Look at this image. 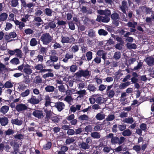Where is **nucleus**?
Masks as SVG:
<instances>
[{"label":"nucleus","instance_id":"nucleus-1","mask_svg":"<svg viewBox=\"0 0 154 154\" xmlns=\"http://www.w3.org/2000/svg\"><path fill=\"white\" fill-rule=\"evenodd\" d=\"M113 135V134L110 133L106 136L107 138L111 139V142L112 144H118L120 145L125 140L126 138L123 137L121 136L119 138L117 136L114 137Z\"/></svg>","mask_w":154,"mask_h":154},{"label":"nucleus","instance_id":"nucleus-2","mask_svg":"<svg viewBox=\"0 0 154 154\" xmlns=\"http://www.w3.org/2000/svg\"><path fill=\"white\" fill-rule=\"evenodd\" d=\"M40 40L43 45H48L52 42L53 38L49 33L46 32L42 35Z\"/></svg>","mask_w":154,"mask_h":154},{"label":"nucleus","instance_id":"nucleus-3","mask_svg":"<svg viewBox=\"0 0 154 154\" xmlns=\"http://www.w3.org/2000/svg\"><path fill=\"white\" fill-rule=\"evenodd\" d=\"M91 72L86 69L85 70L81 69L77 72L75 74L78 77H83L85 78H86L88 77H89L90 75Z\"/></svg>","mask_w":154,"mask_h":154},{"label":"nucleus","instance_id":"nucleus-4","mask_svg":"<svg viewBox=\"0 0 154 154\" xmlns=\"http://www.w3.org/2000/svg\"><path fill=\"white\" fill-rule=\"evenodd\" d=\"M13 149V153L14 154H17L19 152V148L21 144L19 143L16 140H14L11 141L10 143Z\"/></svg>","mask_w":154,"mask_h":154},{"label":"nucleus","instance_id":"nucleus-5","mask_svg":"<svg viewBox=\"0 0 154 154\" xmlns=\"http://www.w3.org/2000/svg\"><path fill=\"white\" fill-rule=\"evenodd\" d=\"M61 38V42L63 44H64L65 43L71 44L74 43L75 41V39L72 36H71L69 38L67 36H62Z\"/></svg>","mask_w":154,"mask_h":154},{"label":"nucleus","instance_id":"nucleus-6","mask_svg":"<svg viewBox=\"0 0 154 154\" xmlns=\"http://www.w3.org/2000/svg\"><path fill=\"white\" fill-rule=\"evenodd\" d=\"M28 106L24 104L19 103L16 105L15 109L18 112H20L29 109Z\"/></svg>","mask_w":154,"mask_h":154},{"label":"nucleus","instance_id":"nucleus-7","mask_svg":"<svg viewBox=\"0 0 154 154\" xmlns=\"http://www.w3.org/2000/svg\"><path fill=\"white\" fill-rule=\"evenodd\" d=\"M32 114L34 117L38 119H42L44 116L43 111L42 110L35 109Z\"/></svg>","mask_w":154,"mask_h":154},{"label":"nucleus","instance_id":"nucleus-8","mask_svg":"<svg viewBox=\"0 0 154 154\" xmlns=\"http://www.w3.org/2000/svg\"><path fill=\"white\" fill-rule=\"evenodd\" d=\"M110 20L109 17L107 16L103 17L100 15L97 16L96 20L99 22H102L103 23H108Z\"/></svg>","mask_w":154,"mask_h":154},{"label":"nucleus","instance_id":"nucleus-9","mask_svg":"<svg viewBox=\"0 0 154 154\" xmlns=\"http://www.w3.org/2000/svg\"><path fill=\"white\" fill-rule=\"evenodd\" d=\"M42 100L41 97L39 99H37L36 96L32 95L31 97L28 100V102L31 104L35 105L38 104Z\"/></svg>","mask_w":154,"mask_h":154},{"label":"nucleus","instance_id":"nucleus-10","mask_svg":"<svg viewBox=\"0 0 154 154\" xmlns=\"http://www.w3.org/2000/svg\"><path fill=\"white\" fill-rule=\"evenodd\" d=\"M119 8L123 13L126 14V10L128 8L127 2L125 0H123L122 2L121 5L119 6Z\"/></svg>","mask_w":154,"mask_h":154},{"label":"nucleus","instance_id":"nucleus-11","mask_svg":"<svg viewBox=\"0 0 154 154\" xmlns=\"http://www.w3.org/2000/svg\"><path fill=\"white\" fill-rule=\"evenodd\" d=\"M54 106L56 107L58 111L61 112L65 107V105L63 103L61 102H57L55 103Z\"/></svg>","mask_w":154,"mask_h":154},{"label":"nucleus","instance_id":"nucleus-12","mask_svg":"<svg viewBox=\"0 0 154 154\" xmlns=\"http://www.w3.org/2000/svg\"><path fill=\"white\" fill-rule=\"evenodd\" d=\"M145 62L149 66L154 65V58L152 56L147 57L145 59Z\"/></svg>","mask_w":154,"mask_h":154},{"label":"nucleus","instance_id":"nucleus-13","mask_svg":"<svg viewBox=\"0 0 154 154\" xmlns=\"http://www.w3.org/2000/svg\"><path fill=\"white\" fill-rule=\"evenodd\" d=\"M30 67V66L29 64L25 65L23 71L22 72H24L27 75H30L32 72V70Z\"/></svg>","mask_w":154,"mask_h":154},{"label":"nucleus","instance_id":"nucleus-14","mask_svg":"<svg viewBox=\"0 0 154 154\" xmlns=\"http://www.w3.org/2000/svg\"><path fill=\"white\" fill-rule=\"evenodd\" d=\"M132 77L131 79V82L133 83L138 82V78L139 75L136 72H134L132 73Z\"/></svg>","mask_w":154,"mask_h":154},{"label":"nucleus","instance_id":"nucleus-15","mask_svg":"<svg viewBox=\"0 0 154 154\" xmlns=\"http://www.w3.org/2000/svg\"><path fill=\"white\" fill-rule=\"evenodd\" d=\"M11 122L12 125H15L18 126L21 125L23 122V121L21 120H19L18 118L12 119Z\"/></svg>","mask_w":154,"mask_h":154},{"label":"nucleus","instance_id":"nucleus-16","mask_svg":"<svg viewBox=\"0 0 154 154\" xmlns=\"http://www.w3.org/2000/svg\"><path fill=\"white\" fill-rule=\"evenodd\" d=\"M45 112L46 114V116L45 118V120L48 121L50 119L52 116L53 112L51 110H48L47 109H45Z\"/></svg>","mask_w":154,"mask_h":154},{"label":"nucleus","instance_id":"nucleus-17","mask_svg":"<svg viewBox=\"0 0 154 154\" xmlns=\"http://www.w3.org/2000/svg\"><path fill=\"white\" fill-rule=\"evenodd\" d=\"M8 122V119L6 117L0 118V123L2 126H5L7 125Z\"/></svg>","mask_w":154,"mask_h":154},{"label":"nucleus","instance_id":"nucleus-18","mask_svg":"<svg viewBox=\"0 0 154 154\" xmlns=\"http://www.w3.org/2000/svg\"><path fill=\"white\" fill-rule=\"evenodd\" d=\"M44 100L45 102V106H49L51 105V100L49 95H46L45 96Z\"/></svg>","mask_w":154,"mask_h":154},{"label":"nucleus","instance_id":"nucleus-19","mask_svg":"<svg viewBox=\"0 0 154 154\" xmlns=\"http://www.w3.org/2000/svg\"><path fill=\"white\" fill-rule=\"evenodd\" d=\"M14 23L16 26L18 25V28L20 29H22L23 27H24L25 26V24L24 23L20 21L17 20H15Z\"/></svg>","mask_w":154,"mask_h":154},{"label":"nucleus","instance_id":"nucleus-20","mask_svg":"<svg viewBox=\"0 0 154 154\" xmlns=\"http://www.w3.org/2000/svg\"><path fill=\"white\" fill-rule=\"evenodd\" d=\"M9 107L8 106L5 105L2 106L0 109V112L3 115L7 113L8 111Z\"/></svg>","mask_w":154,"mask_h":154},{"label":"nucleus","instance_id":"nucleus-21","mask_svg":"<svg viewBox=\"0 0 154 154\" xmlns=\"http://www.w3.org/2000/svg\"><path fill=\"white\" fill-rule=\"evenodd\" d=\"M45 14L48 16L51 17L52 16V13L54 11L50 8H46L44 10Z\"/></svg>","mask_w":154,"mask_h":154},{"label":"nucleus","instance_id":"nucleus-22","mask_svg":"<svg viewBox=\"0 0 154 154\" xmlns=\"http://www.w3.org/2000/svg\"><path fill=\"white\" fill-rule=\"evenodd\" d=\"M19 0H11L10 2V4L12 7H16L19 5Z\"/></svg>","mask_w":154,"mask_h":154},{"label":"nucleus","instance_id":"nucleus-23","mask_svg":"<svg viewBox=\"0 0 154 154\" xmlns=\"http://www.w3.org/2000/svg\"><path fill=\"white\" fill-rule=\"evenodd\" d=\"M55 89V88L54 86L48 85L45 88V90L46 92H53Z\"/></svg>","mask_w":154,"mask_h":154},{"label":"nucleus","instance_id":"nucleus-24","mask_svg":"<svg viewBox=\"0 0 154 154\" xmlns=\"http://www.w3.org/2000/svg\"><path fill=\"white\" fill-rule=\"evenodd\" d=\"M122 135L125 137L130 136L132 134V132L129 129H125L122 133Z\"/></svg>","mask_w":154,"mask_h":154},{"label":"nucleus","instance_id":"nucleus-25","mask_svg":"<svg viewBox=\"0 0 154 154\" xmlns=\"http://www.w3.org/2000/svg\"><path fill=\"white\" fill-rule=\"evenodd\" d=\"M122 71V70L119 69L118 71L115 72L114 74L115 76V79L116 80L119 79L120 78V77L123 75V74L121 72Z\"/></svg>","mask_w":154,"mask_h":154},{"label":"nucleus","instance_id":"nucleus-26","mask_svg":"<svg viewBox=\"0 0 154 154\" xmlns=\"http://www.w3.org/2000/svg\"><path fill=\"white\" fill-rule=\"evenodd\" d=\"M78 119L79 121H88L89 119L88 116L86 115L83 114L78 117Z\"/></svg>","mask_w":154,"mask_h":154},{"label":"nucleus","instance_id":"nucleus-27","mask_svg":"<svg viewBox=\"0 0 154 154\" xmlns=\"http://www.w3.org/2000/svg\"><path fill=\"white\" fill-rule=\"evenodd\" d=\"M88 89L90 91L94 92L97 90V88L93 84H89L87 87Z\"/></svg>","mask_w":154,"mask_h":154},{"label":"nucleus","instance_id":"nucleus-28","mask_svg":"<svg viewBox=\"0 0 154 154\" xmlns=\"http://www.w3.org/2000/svg\"><path fill=\"white\" fill-rule=\"evenodd\" d=\"M81 148L84 150L88 149L90 148V146L87 143L83 142L80 144Z\"/></svg>","mask_w":154,"mask_h":154},{"label":"nucleus","instance_id":"nucleus-29","mask_svg":"<svg viewBox=\"0 0 154 154\" xmlns=\"http://www.w3.org/2000/svg\"><path fill=\"white\" fill-rule=\"evenodd\" d=\"M105 115L104 114H102L101 113H98L96 116V119L99 120H101L105 118Z\"/></svg>","mask_w":154,"mask_h":154},{"label":"nucleus","instance_id":"nucleus-30","mask_svg":"<svg viewBox=\"0 0 154 154\" xmlns=\"http://www.w3.org/2000/svg\"><path fill=\"white\" fill-rule=\"evenodd\" d=\"M8 14L6 13H3L0 15V21H4L7 18Z\"/></svg>","mask_w":154,"mask_h":154},{"label":"nucleus","instance_id":"nucleus-31","mask_svg":"<svg viewBox=\"0 0 154 154\" xmlns=\"http://www.w3.org/2000/svg\"><path fill=\"white\" fill-rule=\"evenodd\" d=\"M44 56V55L39 54L37 56L36 58L34 59V60L36 61H39L42 62L43 60Z\"/></svg>","mask_w":154,"mask_h":154},{"label":"nucleus","instance_id":"nucleus-32","mask_svg":"<svg viewBox=\"0 0 154 154\" xmlns=\"http://www.w3.org/2000/svg\"><path fill=\"white\" fill-rule=\"evenodd\" d=\"M47 24H48L49 28L51 29H54L56 26L55 22L54 21H51L50 22L47 23Z\"/></svg>","mask_w":154,"mask_h":154},{"label":"nucleus","instance_id":"nucleus-33","mask_svg":"<svg viewBox=\"0 0 154 154\" xmlns=\"http://www.w3.org/2000/svg\"><path fill=\"white\" fill-rule=\"evenodd\" d=\"M38 44V42L35 38H32L30 42V45L32 46H35Z\"/></svg>","mask_w":154,"mask_h":154},{"label":"nucleus","instance_id":"nucleus-34","mask_svg":"<svg viewBox=\"0 0 154 154\" xmlns=\"http://www.w3.org/2000/svg\"><path fill=\"white\" fill-rule=\"evenodd\" d=\"M91 137L95 139H99L100 137V135L99 133L96 131L91 133Z\"/></svg>","mask_w":154,"mask_h":154},{"label":"nucleus","instance_id":"nucleus-35","mask_svg":"<svg viewBox=\"0 0 154 154\" xmlns=\"http://www.w3.org/2000/svg\"><path fill=\"white\" fill-rule=\"evenodd\" d=\"M111 17L113 20H117L119 19V14L116 12L112 14L111 15Z\"/></svg>","mask_w":154,"mask_h":154},{"label":"nucleus","instance_id":"nucleus-36","mask_svg":"<svg viewBox=\"0 0 154 154\" xmlns=\"http://www.w3.org/2000/svg\"><path fill=\"white\" fill-rule=\"evenodd\" d=\"M52 146V143L50 141L48 142L43 146V148L45 150H48L51 148Z\"/></svg>","mask_w":154,"mask_h":154},{"label":"nucleus","instance_id":"nucleus-37","mask_svg":"<svg viewBox=\"0 0 154 154\" xmlns=\"http://www.w3.org/2000/svg\"><path fill=\"white\" fill-rule=\"evenodd\" d=\"M106 93L107 95L110 98L113 97L115 94V91L113 89H112L110 91H106Z\"/></svg>","mask_w":154,"mask_h":154},{"label":"nucleus","instance_id":"nucleus-38","mask_svg":"<svg viewBox=\"0 0 154 154\" xmlns=\"http://www.w3.org/2000/svg\"><path fill=\"white\" fill-rule=\"evenodd\" d=\"M92 52L91 51L87 52L86 54V56L87 58V60L88 61H90L92 58Z\"/></svg>","mask_w":154,"mask_h":154},{"label":"nucleus","instance_id":"nucleus-39","mask_svg":"<svg viewBox=\"0 0 154 154\" xmlns=\"http://www.w3.org/2000/svg\"><path fill=\"white\" fill-rule=\"evenodd\" d=\"M10 62L13 64L16 65L19 64L20 62L19 59L17 58L14 57L11 60Z\"/></svg>","mask_w":154,"mask_h":154},{"label":"nucleus","instance_id":"nucleus-40","mask_svg":"<svg viewBox=\"0 0 154 154\" xmlns=\"http://www.w3.org/2000/svg\"><path fill=\"white\" fill-rule=\"evenodd\" d=\"M127 48L129 49H135L137 48V45L135 44L127 43L126 44Z\"/></svg>","mask_w":154,"mask_h":154},{"label":"nucleus","instance_id":"nucleus-41","mask_svg":"<svg viewBox=\"0 0 154 154\" xmlns=\"http://www.w3.org/2000/svg\"><path fill=\"white\" fill-rule=\"evenodd\" d=\"M98 33L100 35L106 36L108 34V32L103 29H100L98 31Z\"/></svg>","mask_w":154,"mask_h":154},{"label":"nucleus","instance_id":"nucleus-42","mask_svg":"<svg viewBox=\"0 0 154 154\" xmlns=\"http://www.w3.org/2000/svg\"><path fill=\"white\" fill-rule=\"evenodd\" d=\"M75 141L74 137H68L66 140L65 143L67 145H69L70 144L73 143Z\"/></svg>","mask_w":154,"mask_h":154},{"label":"nucleus","instance_id":"nucleus-43","mask_svg":"<svg viewBox=\"0 0 154 154\" xmlns=\"http://www.w3.org/2000/svg\"><path fill=\"white\" fill-rule=\"evenodd\" d=\"M71 50L72 52L75 53L79 51V47L78 45H75L71 47Z\"/></svg>","mask_w":154,"mask_h":154},{"label":"nucleus","instance_id":"nucleus-44","mask_svg":"<svg viewBox=\"0 0 154 154\" xmlns=\"http://www.w3.org/2000/svg\"><path fill=\"white\" fill-rule=\"evenodd\" d=\"M123 122L125 123L131 124L133 122L134 120L133 118L132 117L128 118H125L123 120Z\"/></svg>","mask_w":154,"mask_h":154},{"label":"nucleus","instance_id":"nucleus-45","mask_svg":"<svg viewBox=\"0 0 154 154\" xmlns=\"http://www.w3.org/2000/svg\"><path fill=\"white\" fill-rule=\"evenodd\" d=\"M121 56V54L120 52L117 51L115 53L113 58L115 60H117L120 58Z\"/></svg>","mask_w":154,"mask_h":154},{"label":"nucleus","instance_id":"nucleus-46","mask_svg":"<svg viewBox=\"0 0 154 154\" xmlns=\"http://www.w3.org/2000/svg\"><path fill=\"white\" fill-rule=\"evenodd\" d=\"M118 128L119 130L121 131H123L126 129V125L125 124L118 125Z\"/></svg>","mask_w":154,"mask_h":154},{"label":"nucleus","instance_id":"nucleus-47","mask_svg":"<svg viewBox=\"0 0 154 154\" xmlns=\"http://www.w3.org/2000/svg\"><path fill=\"white\" fill-rule=\"evenodd\" d=\"M95 31L93 29H90L88 31V36L91 38L94 37L95 36Z\"/></svg>","mask_w":154,"mask_h":154},{"label":"nucleus","instance_id":"nucleus-48","mask_svg":"<svg viewBox=\"0 0 154 154\" xmlns=\"http://www.w3.org/2000/svg\"><path fill=\"white\" fill-rule=\"evenodd\" d=\"M15 51V53H16V55L17 57H19L20 58H21L22 52L20 49H16Z\"/></svg>","mask_w":154,"mask_h":154},{"label":"nucleus","instance_id":"nucleus-49","mask_svg":"<svg viewBox=\"0 0 154 154\" xmlns=\"http://www.w3.org/2000/svg\"><path fill=\"white\" fill-rule=\"evenodd\" d=\"M29 75H25L23 74V77L24 79V82L25 84H29L30 83V80L29 79Z\"/></svg>","mask_w":154,"mask_h":154},{"label":"nucleus","instance_id":"nucleus-50","mask_svg":"<svg viewBox=\"0 0 154 154\" xmlns=\"http://www.w3.org/2000/svg\"><path fill=\"white\" fill-rule=\"evenodd\" d=\"M92 127L91 125H88L86 126L84 128V131L88 133L89 132H91L92 131Z\"/></svg>","mask_w":154,"mask_h":154},{"label":"nucleus","instance_id":"nucleus-51","mask_svg":"<svg viewBox=\"0 0 154 154\" xmlns=\"http://www.w3.org/2000/svg\"><path fill=\"white\" fill-rule=\"evenodd\" d=\"M96 103L99 104H100L103 103V97L100 96H98L96 98Z\"/></svg>","mask_w":154,"mask_h":154},{"label":"nucleus","instance_id":"nucleus-52","mask_svg":"<svg viewBox=\"0 0 154 154\" xmlns=\"http://www.w3.org/2000/svg\"><path fill=\"white\" fill-rule=\"evenodd\" d=\"M34 81L36 84H39L42 82V80L40 76L38 75L35 76Z\"/></svg>","mask_w":154,"mask_h":154},{"label":"nucleus","instance_id":"nucleus-53","mask_svg":"<svg viewBox=\"0 0 154 154\" xmlns=\"http://www.w3.org/2000/svg\"><path fill=\"white\" fill-rule=\"evenodd\" d=\"M14 138L17 140H21L24 138V135L21 134H17L14 136Z\"/></svg>","mask_w":154,"mask_h":154},{"label":"nucleus","instance_id":"nucleus-54","mask_svg":"<svg viewBox=\"0 0 154 154\" xmlns=\"http://www.w3.org/2000/svg\"><path fill=\"white\" fill-rule=\"evenodd\" d=\"M44 67L43 66L42 64H39L35 66L34 68L36 70L41 71L42 69Z\"/></svg>","mask_w":154,"mask_h":154},{"label":"nucleus","instance_id":"nucleus-55","mask_svg":"<svg viewBox=\"0 0 154 154\" xmlns=\"http://www.w3.org/2000/svg\"><path fill=\"white\" fill-rule=\"evenodd\" d=\"M30 94V90L29 89H27L25 91L22 92L21 94L22 97H24L28 96Z\"/></svg>","mask_w":154,"mask_h":154},{"label":"nucleus","instance_id":"nucleus-56","mask_svg":"<svg viewBox=\"0 0 154 154\" xmlns=\"http://www.w3.org/2000/svg\"><path fill=\"white\" fill-rule=\"evenodd\" d=\"M54 42V44L52 46L54 49L60 48H61V46L59 43H57L56 41Z\"/></svg>","mask_w":154,"mask_h":154},{"label":"nucleus","instance_id":"nucleus-57","mask_svg":"<svg viewBox=\"0 0 154 154\" xmlns=\"http://www.w3.org/2000/svg\"><path fill=\"white\" fill-rule=\"evenodd\" d=\"M115 118V116L113 114L109 115L106 118V120L107 121H112Z\"/></svg>","mask_w":154,"mask_h":154},{"label":"nucleus","instance_id":"nucleus-58","mask_svg":"<svg viewBox=\"0 0 154 154\" xmlns=\"http://www.w3.org/2000/svg\"><path fill=\"white\" fill-rule=\"evenodd\" d=\"M50 59L54 63L58 60V57L55 55H51L50 56Z\"/></svg>","mask_w":154,"mask_h":154},{"label":"nucleus","instance_id":"nucleus-59","mask_svg":"<svg viewBox=\"0 0 154 154\" xmlns=\"http://www.w3.org/2000/svg\"><path fill=\"white\" fill-rule=\"evenodd\" d=\"M77 69L78 67L75 65L73 64L70 67V71L71 72H75Z\"/></svg>","mask_w":154,"mask_h":154},{"label":"nucleus","instance_id":"nucleus-60","mask_svg":"<svg viewBox=\"0 0 154 154\" xmlns=\"http://www.w3.org/2000/svg\"><path fill=\"white\" fill-rule=\"evenodd\" d=\"M143 63L139 62L138 63L137 65L136 66H134V70H137L140 69L142 67Z\"/></svg>","mask_w":154,"mask_h":154},{"label":"nucleus","instance_id":"nucleus-61","mask_svg":"<svg viewBox=\"0 0 154 154\" xmlns=\"http://www.w3.org/2000/svg\"><path fill=\"white\" fill-rule=\"evenodd\" d=\"M5 132L6 135L9 136L14 134V132L12 129H9L5 131Z\"/></svg>","mask_w":154,"mask_h":154},{"label":"nucleus","instance_id":"nucleus-62","mask_svg":"<svg viewBox=\"0 0 154 154\" xmlns=\"http://www.w3.org/2000/svg\"><path fill=\"white\" fill-rule=\"evenodd\" d=\"M4 87L5 88H12L13 85L9 81H7L4 84Z\"/></svg>","mask_w":154,"mask_h":154},{"label":"nucleus","instance_id":"nucleus-63","mask_svg":"<svg viewBox=\"0 0 154 154\" xmlns=\"http://www.w3.org/2000/svg\"><path fill=\"white\" fill-rule=\"evenodd\" d=\"M54 76V74L51 72H48L43 75L42 77L45 79L49 77H53Z\"/></svg>","mask_w":154,"mask_h":154},{"label":"nucleus","instance_id":"nucleus-64","mask_svg":"<svg viewBox=\"0 0 154 154\" xmlns=\"http://www.w3.org/2000/svg\"><path fill=\"white\" fill-rule=\"evenodd\" d=\"M64 100L69 103H71L72 100V97L71 96H66L64 98Z\"/></svg>","mask_w":154,"mask_h":154}]
</instances>
